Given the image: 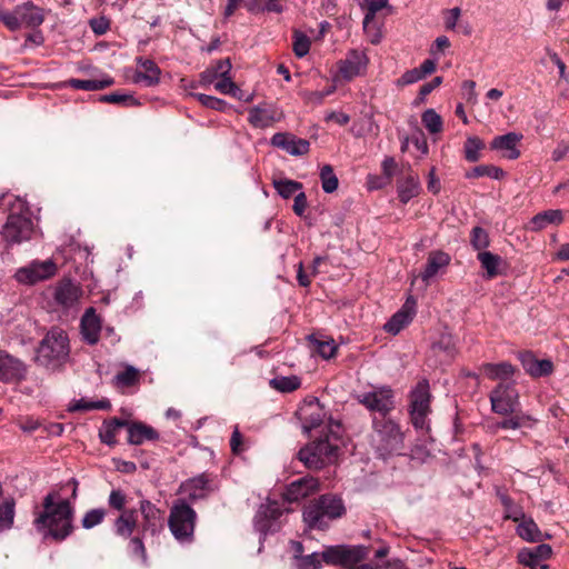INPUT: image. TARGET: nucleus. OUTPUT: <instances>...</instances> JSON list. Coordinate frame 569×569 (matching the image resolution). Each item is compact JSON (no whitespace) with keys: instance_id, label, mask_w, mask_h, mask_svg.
Here are the masks:
<instances>
[{"instance_id":"6ab92c4d","label":"nucleus","mask_w":569,"mask_h":569,"mask_svg":"<svg viewBox=\"0 0 569 569\" xmlns=\"http://www.w3.org/2000/svg\"><path fill=\"white\" fill-rule=\"evenodd\" d=\"M271 144L287 151L291 156H303L309 152L310 142L288 132H277L271 138Z\"/></svg>"},{"instance_id":"39448f33","label":"nucleus","mask_w":569,"mask_h":569,"mask_svg":"<svg viewBox=\"0 0 569 569\" xmlns=\"http://www.w3.org/2000/svg\"><path fill=\"white\" fill-rule=\"evenodd\" d=\"M197 512L186 499H176L170 507L168 527L180 543H191L194 539Z\"/></svg>"},{"instance_id":"6e6d98bb","label":"nucleus","mask_w":569,"mask_h":569,"mask_svg":"<svg viewBox=\"0 0 569 569\" xmlns=\"http://www.w3.org/2000/svg\"><path fill=\"white\" fill-rule=\"evenodd\" d=\"M101 102L124 104V106H137L138 101L132 94H126L120 92H112L103 94L99 99Z\"/></svg>"},{"instance_id":"c03bdc74","label":"nucleus","mask_w":569,"mask_h":569,"mask_svg":"<svg viewBox=\"0 0 569 569\" xmlns=\"http://www.w3.org/2000/svg\"><path fill=\"white\" fill-rule=\"evenodd\" d=\"M270 387L279 392H292L300 388L301 380L297 376H278L270 380Z\"/></svg>"},{"instance_id":"a19ab883","label":"nucleus","mask_w":569,"mask_h":569,"mask_svg":"<svg viewBox=\"0 0 569 569\" xmlns=\"http://www.w3.org/2000/svg\"><path fill=\"white\" fill-rule=\"evenodd\" d=\"M272 186L277 193L283 199L295 197L303 188L301 182L287 178L273 179Z\"/></svg>"},{"instance_id":"3c124183","label":"nucleus","mask_w":569,"mask_h":569,"mask_svg":"<svg viewBox=\"0 0 569 569\" xmlns=\"http://www.w3.org/2000/svg\"><path fill=\"white\" fill-rule=\"evenodd\" d=\"M421 121H422V124L425 126V128L430 133H439L442 131V128H443L442 119H441L440 114H438L436 112L435 109H427L421 116Z\"/></svg>"},{"instance_id":"4be33fe9","label":"nucleus","mask_w":569,"mask_h":569,"mask_svg":"<svg viewBox=\"0 0 569 569\" xmlns=\"http://www.w3.org/2000/svg\"><path fill=\"white\" fill-rule=\"evenodd\" d=\"M26 367L9 353L0 350V381L14 382L24 378Z\"/></svg>"},{"instance_id":"338daca9","label":"nucleus","mask_w":569,"mask_h":569,"mask_svg":"<svg viewBox=\"0 0 569 569\" xmlns=\"http://www.w3.org/2000/svg\"><path fill=\"white\" fill-rule=\"evenodd\" d=\"M0 20L11 31H16L21 28V22L16 12V8L11 12H0Z\"/></svg>"},{"instance_id":"0e129e2a","label":"nucleus","mask_w":569,"mask_h":569,"mask_svg":"<svg viewBox=\"0 0 569 569\" xmlns=\"http://www.w3.org/2000/svg\"><path fill=\"white\" fill-rule=\"evenodd\" d=\"M89 26L94 34L102 36L110 29V20L104 16L92 18Z\"/></svg>"},{"instance_id":"b1692460","label":"nucleus","mask_w":569,"mask_h":569,"mask_svg":"<svg viewBox=\"0 0 569 569\" xmlns=\"http://www.w3.org/2000/svg\"><path fill=\"white\" fill-rule=\"evenodd\" d=\"M522 138L523 136L517 132H508L502 136H497L492 139L490 148L492 150L503 151L505 158L515 160L520 157L518 144Z\"/></svg>"},{"instance_id":"7c9ffc66","label":"nucleus","mask_w":569,"mask_h":569,"mask_svg":"<svg viewBox=\"0 0 569 569\" xmlns=\"http://www.w3.org/2000/svg\"><path fill=\"white\" fill-rule=\"evenodd\" d=\"M128 431V442L130 445H141L144 441H154L159 439L158 431L143 422L134 421L126 426Z\"/></svg>"},{"instance_id":"7ed1b4c3","label":"nucleus","mask_w":569,"mask_h":569,"mask_svg":"<svg viewBox=\"0 0 569 569\" xmlns=\"http://www.w3.org/2000/svg\"><path fill=\"white\" fill-rule=\"evenodd\" d=\"M405 433L391 418L372 419L371 445L379 458L387 459L400 455L405 445Z\"/></svg>"},{"instance_id":"49530a36","label":"nucleus","mask_w":569,"mask_h":569,"mask_svg":"<svg viewBox=\"0 0 569 569\" xmlns=\"http://www.w3.org/2000/svg\"><path fill=\"white\" fill-rule=\"evenodd\" d=\"M140 381V372L133 366H126L123 371L118 372L113 378V383L117 387H132Z\"/></svg>"},{"instance_id":"bb28decb","label":"nucleus","mask_w":569,"mask_h":569,"mask_svg":"<svg viewBox=\"0 0 569 569\" xmlns=\"http://www.w3.org/2000/svg\"><path fill=\"white\" fill-rule=\"evenodd\" d=\"M81 296V289L70 279L59 281L54 288V301L63 307L70 308L74 306Z\"/></svg>"},{"instance_id":"473e14b6","label":"nucleus","mask_w":569,"mask_h":569,"mask_svg":"<svg viewBox=\"0 0 569 569\" xmlns=\"http://www.w3.org/2000/svg\"><path fill=\"white\" fill-rule=\"evenodd\" d=\"M16 12L19 16L21 27L38 28L44 21L42 9L31 1L18 4L16 7Z\"/></svg>"},{"instance_id":"ea45409f","label":"nucleus","mask_w":569,"mask_h":569,"mask_svg":"<svg viewBox=\"0 0 569 569\" xmlns=\"http://www.w3.org/2000/svg\"><path fill=\"white\" fill-rule=\"evenodd\" d=\"M308 340L313 345L317 353L328 360L336 356L338 346L332 338H317L315 335H310Z\"/></svg>"},{"instance_id":"20e7f679","label":"nucleus","mask_w":569,"mask_h":569,"mask_svg":"<svg viewBox=\"0 0 569 569\" xmlns=\"http://www.w3.org/2000/svg\"><path fill=\"white\" fill-rule=\"evenodd\" d=\"M338 439L330 435L307 443L302 447L297 458L310 470H320L327 466L336 463L338 459L339 446Z\"/></svg>"},{"instance_id":"c85d7f7f","label":"nucleus","mask_w":569,"mask_h":569,"mask_svg":"<svg viewBox=\"0 0 569 569\" xmlns=\"http://www.w3.org/2000/svg\"><path fill=\"white\" fill-rule=\"evenodd\" d=\"M552 549L547 543H540L533 548H523L518 552V562L525 567H538L540 561L551 557Z\"/></svg>"},{"instance_id":"c756f323","label":"nucleus","mask_w":569,"mask_h":569,"mask_svg":"<svg viewBox=\"0 0 569 569\" xmlns=\"http://www.w3.org/2000/svg\"><path fill=\"white\" fill-rule=\"evenodd\" d=\"M101 331V321L93 308L86 310L81 319V333L83 340L89 345H96L99 341Z\"/></svg>"},{"instance_id":"f257e3e1","label":"nucleus","mask_w":569,"mask_h":569,"mask_svg":"<svg viewBox=\"0 0 569 569\" xmlns=\"http://www.w3.org/2000/svg\"><path fill=\"white\" fill-rule=\"evenodd\" d=\"M74 509L70 499H63L59 490H50L42 499L40 510L34 511L33 527L44 539L61 542L73 531Z\"/></svg>"},{"instance_id":"ddd939ff","label":"nucleus","mask_w":569,"mask_h":569,"mask_svg":"<svg viewBox=\"0 0 569 569\" xmlns=\"http://www.w3.org/2000/svg\"><path fill=\"white\" fill-rule=\"evenodd\" d=\"M57 273V264L52 260H34L26 267L19 268L14 279L26 286H33L40 281L48 280Z\"/></svg>"},{"instance_id":"72a5a7b5","label":"nucleus","mask_w":569,"mask_h":569,"mask_svg":"<svg viewBox=\"0 0 569 569\" xmlns=\"http://www.w3.org/2000/svg\"><path fill=\"white\" fill-rule=\"evenodd\" d=\"M563 221V212L559 209H550L533 216L528 224L527 230L539 232L546 229L549 224H560Z\"/></svg>"},{"instance_id":"13d9d810","label":"nucleus","mask_w":569,"mask_h":569,"mask_svg":"<svg viewBox=\"0 0 569 569\" xmlns=\"http://www.w3.org/2000/svg\"><path fill=\"white\" fill-rule=\"evenodd\" d=\"M214 88L223 94H229L233 98L241 99V96H238V92H241V89L231 80L229 76L220 77V79L214 83Z\"/></svg>"},{"instance_id":"603ef678","label":"nucleus","mask_w":569,"mask_h":569,"mask_svg":"<svg viewBox=\"0 0 569 569\" xmlns=\"http://www.w3.org/2000/svg\"><path fill=\"white\" fill-rule=\"evenodd\" d=\"M311 41L303 32L293 31L292 50L298 58H303L310 51Z\"/></svg>"},{"instance_id":"37998d69","label":"nucleus","mask_w":569,"mask_h":569,"mask_svg":"<svg viewBox=\"0 0 569 569\" xmlns=\"http://www.w3.org/2000/svg\"><path fill=\"white\" fill-rule=\"evenodd\" d=\"M467 179H475L480 177H489L491 179L501 180L505 177V171L493 164H480L465 173Z\"/></svg>"},{"instance_id":"09e8293b","label":"nucleus","mask_w":569,"mask_h":569,"mask_svg":"<svg viewBox=\"0 0 569 569\" xmlns=\"http://www.w3.org/2000/svg\"><path fill=\"white\" fill-rule=\"evenodd\" d=\"M497 496L499 497L505 508L507 519H511L512 521L518 522L520 521V519L525 517V513L521 510V508L517 507L513 503V500L507 493L498 490Z\"/></svg>"},{"instance_id":"cd10ccee","label":"nucleus","mask_w":569,"mask_h":569,"mask_svg":"<svg viewBox=\"0 0 569 569\" xmlns=\"http://www.w3.org/2000/svg\"><path fill=\"white\" fill-rule=\"evenodd\" d=\"M521 365L531 377L540 378L552 373L553 365L548 359L539 360L531 351H525L519 355Z\"/></svg>"},{"instance_id":"f3484780","label":"nucleus","mask_w":569,"mask_h":569,"mask_svg":"<svg viewBox=\"0 0 569 569\" xmlns=\"http://www.w3.org/2000/svg\"><path fill=\"white\" fill-rule=\"evenodd\" d=\"M319 488L320 482L317 478L312 476L302 477L286 487L283 499L288 502H298L317 492Z\"/></svg>"},{"instance_id":"f8f14e48","label":"nucleus","mask_w":569,"mask_h":569,"mask_svg":"<svg viewBox=\"0 0 569 569\" xmlns=\"http://www.w3.org/2000/svg\"><path fill=\"white\" fill-rule=\"evenodd\" d=\"M492 412L500 416L513 413L519 406V393L512 382L498 383L489 395Z\"/></svg>"},{"instance_id":"f03ea898","label":"nucleus","mask_w":569,"mask_h":569,"mask_svg":"<svg viewBox=\"0 0 569 569\" xmlns=\"http://www.w3.org/2000/svg\"><path fill=\"white\" fill-rule=\"evenodd\" d=\"M347 508L341 497L323 493L310 500L302 510V518L309 529L327 530L331 521L342 518Z\"/></svg>"},{"instance_id":"4c0bfd02","label":"nucleus","mask_w":569,"mask_h":569,"mask_svg":"<svg viewBox=\"0 0 569 569\" xmlns=\"http://www.w3.org/2000/svg\"><path fill=\"white\" fill-rule=\"evenodd\" d=\"M128 425L127 420H122L119 418H112L110 420H104L101 428L99 429V438L102 443L108 446H114L117 443L116 436L120 428H123Z\"/></svg>"},{"instance_id":"680f3d73","label":"nucleus","mask_w":569,"mask_h":569,"mask_svg":"<svg viewBox=\"0 0 569 569\" xmlns=\"http://www.w3.org/2000/svg\"><path fill=\"white\" fill-rule=\"evenodd\" d=\"M367 4V12L365 16H367V22L369 20H375L377 17V13L382 9H388L389 13L392 12V7L389 6V0H365Z\"/></svg>"},{"instance_id":"5fc2aeb1","label":"nucleus","mask_w":569,"mask_h":569,"mask_svg":"<svg viewBox=\"0 0 569 569\" xmlns=\"http://www.w3.org/2000/svg\"><path fill=\"white\" fill-rule=\"evenodd\" d=\"M483 142L478 137H469L465 142V158L469 162H476L480 158Z\"/></svg>"},{"instance_id":"2eb2a0df","label":"nucleus","mask_w":569,"mask_h":569,"mask_svg":"<svg viewBox=\"0 0 569 569\" xmlns=\"http://www.w3.org/2000/svg\"><path fill=\"white\" fill-rule=\"evenodd\" d=\"M305 433L320 427L327 419V411L317 398L305 400L297 410Z\"/></svg>"},{"instance_id":"a18cd8bd","label":"nucleus","mask_w":569,"mask_h":569,"mask_svg":"<svg viewBox=\"0 0 569 569\" xmlns=\"http://www.w3.org/2000/svg\"><path fill=\"white\" fill-rule=\"evenodd\" d=\"M520 523L517 527V533L520 538L527 541H540L541 532L537 523L532 519H520Z\"/></svg>"},{"instance_id":"a211bd4d","label":"nucleus","mask_w":569,"mask_h":569,"mask_svg":"<svg viewBox=\"0 0 569 569\" xmlns=\"http://www.w3.org/2000/svg\"><path fill=\"white\" fill-rule=\"evenodd\" d=\"M283 118L281 110L271 104H259L249 109V123L259 129L271 127Z\"/></svg>"},{"instance_id":"1a4fd4ad","label":"nucleus","mask_w":569,"mask_h":569,"mask_svg":"<svg viewBox=\"0 0 569 569\" xmlns=\"http://www.w3.org/2000/svg\"><path fill=\"white\" fill-rule=\"evenodd\" d=\"M32 233L33 221L28 209L18 213H10L0 231V236L7 247L30 240Z\"/></svg>"},{"instance_id":"58836bf2","label":"nucleus","mask_w":569,"mask_h":569,"mask_svg":"<svg viewBox=\"0 0 569 569\" xmlns=\"http://www.w3.org/2000/svg\"><path fill=\"white\" fill-rule=\"evenodd\" d=\"M477 259L481 267L486 270V277L488 279H492L499 274V267L502 262L500 256L490 251H480L477 254Z\"/></svg>"},{"instance_id":"de8ad7c7","label":"nucleus","mask_w":569,"mask_h":569,"mask_svg":"<svg viewBox=\"0 0 569 569\" xmlns=\"http://www.w3.org/2000/svg\"><path fill=\"white\" fill-rule=\"evenodd\" d=\"M111 402L109 399H101L98 401H89L86 399L76 400L69 407V411H89V410H110Z\"/></svg>"},{"instance_id":"e2e57ef3","label":"nucleus","mask_w":569,"mask_h":569,"mask_svg":"<svg viewBox=\"0 0 569 569\" xmlns=\"http://www.w3.org/2000/svg\"><path fill=\"white\" fill-rule=\"evenodd\" d=\"M321 553L313 552L311 555L298 558V569H320L322 563Z\"/></svg>"},{"instance_id":"0eeeda50","label":"nucleus","mask_w":569,"mask_h":569,"mask_svg":"<svg viewBox=\"0 0 569 569\" xmlns=\"http://www.w3.org/2000/svg\"><path fill=\"white\" fill-rule=\"evenodd\" d=\"M410 421L417 430H429L428 416L431 413V399L429 380L420 379L409 392Z\"/></svg>"},{"instance_id":"8fccbe9b","label":"nucleus","mask_w":569,"mask_h":569,"mask_svg":"<svg viewBox=\"0 0 569 569\" xmlns=\"http://www.w3.org/2000/svg\"><path fill=\"white\" fill-rule=\"evenodd\" d=\"M320 180L322 190L326 193H332L338 189L339 181L330 164H325L320 170Z\"/></svg>"},{"instance_id":"412c9836","label":"nucleus","mask_w":569,"mask_h":569,"mask_svg":"<svg viewBox=\"0 0 569 569\" xmlns=\"http://www.w3.org/2000/svg\"><path fill=\"white\" fill-rule=\"evenodd\" d=\"M136 62L139 69L136 70L132 82L142 83L146 87H152L159 83L161 70L153 60L138 57Z\"/></svg>"},{"instance_id":"393cba45","label":"nucleus","mask_w":569,"mask_h":569,"mask_svg":"<svg viewBox=\"0 0 569 569\" xmlns=\"http://www.w3.org/2000/svg\"><path fill=\"white\" fill-rule=\"evenodd\" d=\"M282 516L277 502L262 505L256 513L254 526L262 533L274 530V521Z\"/></svg>"},{"instance_id":"79ce46f5","label":"nucleus","mask_w":569,"mask_h":569,"mask_svg":"<svg viewBox=\"0 0 569 569\" xmlns=\"http://www.w3.org/2000/svg\"><path fill=\"white\" fill-rule=\"evenodd\" d=\"M113 82L112 78L107 77L101 80L70 79L67 84L77 90L98 91L112 86Z\"/></svg>"},{"instance_id":"5701e85b","label":"nucleus","mask_w":569,"mask_h":569,"mask_svg":"<svg viewBox=\"0 0 569 569\" xmlns=\"http://www.w3.org/2000/svg\"><path fill=\"white\" fill-rule=\"evenodd\" d=\"M368 58L365 52L350 50L347 58L339 62V72L346 80L359 76L367 67Z\"/></svg>"},{"instance_id":"6e6552de","label":"nucleus","mask_w":569,"mask_h":569,"mask_svg":"<svg viewBox=\"0 0 569 569\" xmlns=\"http://www.w3.org/2000/svg\"><path fill=\"white\" fill-rule=\"evenodd\" d=\"M108 505L111 509L120 511L113 523L116 533L126 539L132 536L138 527V511L126 509L127 495L121 489H112L108 497Z\"/></svg>"},{"instance_id":"dca6fc26","label":"nucleus","mask_w":569,"mask_h":569,"mask_svg":"<svg viewBox=\"0 0 569 569\" xmlns=\"http://www.w3.org/2000/svg\"><path fill=\"white\" fill-rule=\"evenodd\" d=\"M210 482L211 480L208 475H199L182 482L179 487V493L184 495L183 499L188 500V503L191 506V503L206 499L209 496L212 491Z\"/></svg>"},{"instance_id":"774afa93","label":"nucleus","mask_w":569,"mask_h":569,"mask_svg":"<svg viewBox=\"0 0 569 569\" xmlns=\"http://www.w3.org/2000/svg\"><path fill=\"white\" fill-rule=\"evenodd\" d=\"M426 78L419 68H413L411 70L406 71L401 78L398 80V83L401 86H408L415 82H418Z\"/></svg>"},{"instance_id":"4468645a","label":"nucleus","mask_w":569,"mask_h":569,"mask_svg":"<svg viewBox=\"0 0 569 569\" xmlns=\"http://www.w3.org/2000/svg\"><path fill=\"white\" fill-rule=\"evenodd\" d=\"M141 521L140 531L143 536H158L164 528V511L148 499L139 501Z\"/></svg>"},{"instance_id":"69168bd1","label":"nucleus","mask_w":569,"mask_h":569,"mask_svg":"<svg viewBox=\"0 0 569 569\" xmlns=\"http://www.w3.org/2000/svg\"><path fill=\"white\" fill-rule=\"evenodd\" d=\"M16 423L23 432H27V433H31V432L38 430L41 426V423L38 419L30 417V416L19 417L16 420Z\"/></svg>"},{"instance_id":"4d7b16f0","label":"nucleus","mask_w":569,"mask_h":569,"mask_svg":"<svg viewBox=\"0 0 569 569\" xmlns=\"http://www.w3.org/2000/svg\"><path fill=\"white\" fill-rule=\"evenodd\" d=\"M106 517V510L102 508L88 510L81 520V525L84 529H91L100 525Z\"/></svg>"},{"instance_id":"864d4df0","label":"nucleus","mask_w":569,"mask_h":569,"mask_svg":"<svg viewBox=\"0 0 569 569\" xmlns=\"http://www.w3.org/2000/svg\"><path fill=\"white\" fill-rule=\"evenodd\" d=\"M489 234L481 227H473L470 232V244L477 251H486L485 249L489 246Z\"/></svg>"},{"instance_id":"f704fd0d","label":"nucleus","mask_w":569,"mask_h":569,"mask_svg":"<svg viewBox=\"0 0 569 569\" xmlns=\"http://www.w3.org/2000/svg\"><path fill=\"white\" fill-rule=\"evenodd\" d=\"M537 422L538 419L533 416L516 410L511 416L497 422L496 428L503 430L533 429Z\"/></svg>"},{"instance_id":"e433bc0d","label":"nucleus","mask_w":569,"mask_h":569,"mask_svg":"<svg viewBox=\"0 0 569 569\" xmlns=\"http://www.w3.org/2000/svg\"><path fill=\"white\" fill-rule=\"evenodd\" d=\"M480 371L490 380L509 379L515 373V367L510 362L483 363Z\"/></svg>"},{"instance_id":"423d86ee","label":"nucleus","mask_w":569,"mask_h":569,"mask_svg":"<svg viewBox=\"0 0 569 569\" xmlns=\"http://www.w3.org/2000/svg\"><path fill=\"white\" fill-rule=\"evenodd\" d=\"M69 339L59 328H52L37 348L36 361L46 368H56L69 357Z\"/></svg>"},{"instance_id":"052dcab7","label":"nucleus","mask_w":569,"mask_h":569,"mask_svg":"<svg viewBox=\"0 0 569 569\" xmlns=\"http://www.w3.org/2000/svg\"><path fill=\"white\" fill-rule=\"evenodd\" d=\"M194 97L203 107L222 111L227 107V102L222 99L216 98L213 96H208L204 93H193Z\"/></svg>"},{"instance_id":"c9c22d12","label":"nucleus","mask_w":569,"mask_h":569,"mask_svg":"<svg viewBox=\"0 0 569 569\" xmlns=\"http://www.w3.org/2000/svg\"><path fill=\"white\" fill-rule=\"evenodd\" d=\"M17 502L13 497L0 500V533L9 531L14 526Z\"/></svg>"},{"instance_id":"a878e982","label":"nucleus","mask_w":569,"mask_h":569,"mask_svg":"<svg viewBox=\"0 0 569 569\" xmlns=\"http://www.w3.org/2000/svg\"><path fill=\"white\" fill-rule=\"evenodd\" d=\"M450 261L451 257L447 252L442 250L430 251L427 257L426 267L420 273V278L428 284L432 278L450 264Z\"/></svg>"},{"instance_id":"9b49d317","label":"nucleus","mask_w":569,"mask_h":569,"mask_svg":"<svg viewBox=\"0 0 569 569\" xmlns=\"http://www.w3.org/2000/svg\"><path fill=\"white\" fill-rule=\"evenodd\" d=\"M369 547L357 545H337L327 547L321 552L322 561L331 566H355L368 558Z\"/></svg>"},{"instance_id":"9d476101","label":"nucleus","mask_w":569,"mask_h":569,"mask_svg":"<svg viewBox=\"0 0 569 569\" xmlns=\"http://www.w3.org/2000/svg\"><path fill=\"white\" fill-rule=\"evenodd\" d=\"M355 399L370 412L379 413V418H389L396 408L395 391L389 386L373 387L356 395Z\"/></svg>"},{"instance_id":"aec40b11","label":"nucleus","mask_w":569,"mask_h":569,"mask_svg":"<svg viewBox=\"0 0 569 569\" xmlns=\"http://www.w3.org/2000/svg\"><path fill=\"white\" fill-rule=\"evenodd\" d=\"M416 300L409 297L402 305L401 309L397 311L383 326L386 332L391 335L399 333L406 326H408L416 313Z\"/></svg>"},{"instance_id":"2f4dec72","label":"nucleus","mask_w":569,"mask_h":569,"mask_svg":"<svg viewBox=\"0 0 569 569\" xmlns=\"http://www.w3.org/2000/svg\"><path fill=\"white\" fill-rule=\"evenodd\" d=\"M420 192L421 183L416 173L411 172L397 181V194L402 204H407L411 199L418 197Z\"/></svg>"},{"instance_id":"bf43d9fd","label":"nucleus","mask_w":569,"mask_h":569,"mask_svg":"<svg viewBox=\"0 0 569 569\" xmlns=\"http://www.w3.org/2000/svg\"><path fill=\"white\" fill-rule=\"evenodd\" d=\"M363 31L367 34L370 43L378 44L382 39V31L378 22L375 20H369L367 22V16L363 18L362 22Z\"/></svg>"}]
</instances>
